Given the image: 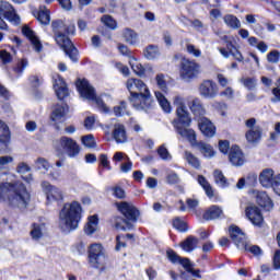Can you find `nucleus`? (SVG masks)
<instances>
[{
	"label": "nucleus",
	"instance_id": "nucleus-1",
	"mask_svg": "<svg viewBox=\"0 0 280 280\" xmlns=\"http://www.w3.org/2000/svg\"><path fill=\"white\" fill-rule=\"evenodd\" d=\"M173 106L176 108V117L173 120V126L183 139L189 141L191 148H196L200 151L205 159H213L215 156V151L211 144L196 140V131L194 129H188L191 126V117H189V112L187 110L186 100L183 95L176 94L173 97Z\"/></svg>",
	"mask_w": 280,
	"mask_h": 280
},
{
	"label": "nucleus",
	"instance_id": "nucleus-2",
	"mask_svg": "<svg viewBox=\"0 0 280 280\" xmlns=\"http://www.w3.org/2000/svg\"><path fill=\"white\" fill-rule=\"evenodd\" d=\"M8 167L0 166V178L8 174ZM30 191L21 182L0 184V202H5L12 209H27L30 205Z\"/></svg>",
	"mask_w": 280,
	"mask_h": 280
},
{
	"label": "nucleus",
	"instance_id": "nucleus-3",
	"mask_svg": "<svg viewBox=\"0 0 280 280\" xmlns=\"http://www.w3.org/2000/svg\"><path fill=\"white\" fill-rule=\"evenodd\" d=\"M55 43L69 56L72 62H78V48L73 46V43L69 36L75 34L74 24H65L62 20H55L51 22Z\"/></svg>",
	"mask_w": 280,
	"mask_h": 280
},
{
	"label": "nucleus",
	"instance_id": "nucleus-4",
	"mask_svg": "<svg viewBox=\"0 0 280 280\" xmlns=\"http://www.w3.org/2000/svg\"><path fill=\"white\" fill-rule=\"evenodd\" d=\"M126 86L130 93L129 102L136 110H145L152 106V94L142 80L129 79Z\"/></svg>",
	"mask_w": 280,
	"mask_h": 280
},
{
	"label": "nucleus",
	"instance_id": "nucleus-5",
	"mask_svg": "<svg viewBox=\"0 0 280 280\" xmlns=\"http://www.w3.org/2000/svg\"><path fill=\"white\" fill-rule=\"evenodd\" d=\"M82 220V205L78 201L67 202L59 212V228L63 233L75 231Z\"/></svg>",
	"mask_w": 280,
	"mask_h": 280
},
{
	"label": "nucleus",
	"instance_id": "nucleus-6",
	"mask_svg": "<svg viewBox=\"0 0 280 280\" xmlns=\"http://www.w3.org/2000/svg\"><path fill=\"white\" fill-rule=\"evenodd\" d=\"M116 207L125 219L121 217H115V229H117V231H130L135 229V223H137L140 215L139 209H137L132 202L128 201L117 202Z\"/></svg>",
	"mask_w": 280,
	"mask_h": 280
},
{
	"label": "nucleus",
	"instance_id": "nucleus-7",
	"mask_svg": "<svg viewBox=\"0 0 280 280\" xmlns=\"http://www.w3.org/2000/svg\"><path fill=\"white\" fill-rule=\"evenodd\" d=\"M77 89L83 100H88V102H93L94 104H96L102 113H108V106H106L102 98L97 97V95L95 94V89L91 86V83H89L86 79H79L77 81Z\"/></svg>",
	"mask_w": 280,
	"mask_h": 280
},
{
	"label": "nucleus",
	"instance_id": "nucleus-8",
	"mask_svg": "<svg viewBox=\"0 0 280 280\" xmlns=\"http://www.w3.org/2000/svg\"><path fill=\"white\" fill-rule=\"evenodd\" d=\"M229 231L231 240H233L235 246H237L240 250H248L252 255L256 256L261 255V248L257 245H248L246 234H244L238 226L232 225Z\"/></svg>",
	"mask_w": 280,
	"mask_h": 280
},
{
	"label": "nucleus",
	"instance_id": "nucleus-9",
	"mask_svg": "<svg viewBox=\"0 0 280 280\" xmlns=\"http://www.w3.org/2000/svg\"><path fill=\"white\" fill-rule=\"evenodd\" d=\"M89 259L92 268L100 270V272H106L108 269V259L104 255V247L102 244H92L89 248Z\"/></svg>",
	"mask_w": 280,
	"mask_h": 280
},
{
	"label": "nucleus",
	"instance_id": "nucleus-10",
	"mask_svg": "<svg viewBox=\"0 0 280 280\" xmlns=\"http://www.w3.org/2000/svg\"><path fill=\"white\" fill-rule=\"evenodd\" d=\"M3 19H7V21L13 25H19L21 23V18L16 14V11H14V7L5 0H0V30H8V24H5Z\"/></svg>",
	"mask_w": 280,
	"mask_h": 280
},
{
	"label": "nucleus",
	"instance_id": "nucleus-11",
	"mask_svg": "<svg viewBox=\"0 0 280 280\" xmlns=\"http://www.w3.org/2000/svg\"><path fill=\"white\" fill-rule=\"evenodd\" d=\"M200 63L195 60L184 59L180 62L179 67V75L184 82H191V80H196L201 73Z\"/></svg>",
	"mask_w": 280,
	"mask_h": 280
},
{
	"label": "nucleus",
	"instance_id": "nucleus-12",
	"mask_svg": "<svg viewBox=\"0 0 280 280\" xmlns=\"http://www.w3.org/2000/svg\"><path fill=\"white\" fill-rule=\"evenodd\" d=\"M247 131L245 132V138L248 143H259L261 141V127L257 125V119L249 118L245 121Z\"/></svg>",
	"mask_w": 280,
	"mask_h": 280
},
{
	"label": "nucleus",
	"instance_id": "nucleus-13",
	"mask_svg": "<svg viewBox=\"0 0 280 280\" xmlns=\"http://www.w3.org/2000/svg\"><path fill=\"white\" fill-rule=\"evenodd\" d=\"M59 145L61 150L69 156L70 159H75L78 154H80V144L75 140L69 137H61L59 139Z\"/></svg>",
	"mask_w": 280,
	"mask_h": 280
},
{
	"label": "nucleus",
	"instance_id": "nucleus-14",
	"mask_svg": "<svg viewBox=\"0 0 280 280\" xmlns=\"http://www.w3.org/2000/svg\"><path fill=\"white\" fill-rule=\"evenodd\" d=\"M218 84L211 80L203 81L199 86V93L206 100H213L218 95Z\"/></svg>",
	"mask_w": 280,
	"mask_h": 280
},
{
	"label": "nucleus",
	"instance_id": "nucleus-15",
	"mask_svg": "<svg viewBox=\"0 0 280 280\" xmlns=\"http://www.w3.org/2000/svg\"><path fill=\"white\" fill-rule=\"evenodd\" d=\"M198 128L203 137L208 139L215 137V125L209 118L200 117L198 119Z\"/></svg>",
	"mask_w": 280,
	"mask_h": 280
},
{
	"label": "nucleus",
	"instance_id": "nucleus-16",
	"mask_svg": "<svg viewBox=\"0 0 280 280\" xmlns=\"http://www.w3.org/2000/svg\"><path fill=\"white\" fill-rule=\"evenodd\" d=\"M42 187L47 195L48 202H60V200L65 198V195L62 194V190H60V188L51 186V184L47 182H44L42 184Z\"/></svg>",
	"mask_w": 280,
	"mask_h": 280
},
{
	"label": "nucleus",
	"instance_id": "nucleus-17",
	"mask_svg": "<svg viewBox=\"0 0 280 280\" xmlns=\"http://www.w3.org/2000/svg\"><path fill=\"white\" fill-rule=\"evenodd\" d=\"M259 184L265 189H270L277 182V176H275V171L272 168H265L259 174Z\"/></svg>",
	"mask_w": 280,
	"mask_h": 280
},
{
	"label": "nucleus",
	"instance_id": "nucleus-18",
	"mask_svg": "<svg viewBox=\"0 0 280 280\" xmlns=\"http://www.w3.org/2000/svg\"><path fill=\"white\" fill-rule=\"evenodd\" d=\"M245 213L254 226H261V224H264V215H261V210H259L257 206H248Z\"/></svg>",
	"mask_w": 280,
	"mask_h": 280
},
{
	"label": "nucleus",
	"instance_id": "nucleus-19",
	"mask_svg": "<svg viewBox=\"0 0 280 280\" xmlns=\"http://www.w3.org/2000/svg\"><path fill=\"white\" fill-rule=\"evenodd\" d=\"M254 194L256 196V202L259 205V207H262L266 209V211H272L275 208V202H272V199L266 191L254 190Z\"/></svg>",
	"mask_w": 280,
	"mask_h": 280
},
{
	"label": "nucleus",
	"instance_id": "nucleus-20",
	"mask_svg": "<svg viewBox=\"0 0 280 280\" xmlns=\"http://www.w3.org/2000/svg\"><path fill=\"white\" fill-rule=\"evenodd\" d=\"M22 33L24 34V36H26V38H28V40H31V44L34 47L35 51H37V54H40V51H43V44L40 43L38 36H36V33L32 31V28H30L28 26H23Z\"/></svg>",
	"mask_w": 280,
	"mask_h": 280
},
{
	"label": "nucleus",
	"instance_id": "nucleus-21",
	"mask_svg": "<svg viewBox=\"0 0 280 280\" xmlns=\"http://www.w3.org/2000/svg\"><path fill=\"white\" fill-rule=\"evenodd\" d=\"M229 159L235 167L244 165V153H242V149L237 145L231 148Z\"/></svg>",
	"mask_w": 280,
	"mask_h": 280
},
{
	"label": "nucleus",
	"instance_id": "nucleus-22",
	"mask_svg": "<svg viewBox=\"0 0 280 280\" xmlns=\"http://www.w3.org/2000/svg\"><path fill=\"white\" fill-rule=\"evenodd\" d=\"M54 90L58 100H65L69 95L67 83H65V80L60 75H57V79L54 81Z\"/></svg>",
	"mask_w": 280,
	"mask_h": 280
},
{
	"label": "nucleus",
	"instance_id": "nucleus-23",
	"mask_svg": "<svg viewBox=\"0 0 280 280\" xmlns=\"http://www.w3.org/2000/svg\"><path fill=\"white\" fill-rule=\"evenodd\" d=\"M10 143V128L5 122L0 120V152L8 150Z\"/></svg>",
	"mask_w": 280,
	"mask_h": 280
},
{
	"label": "nucleus",
	"instance_id": "nucleus-24",
	"mask_svg": "<svg viewBox=\"0 0 280 280\" xmlns=\"http://www.w3.org/2000/svg\"><path fill=\"white\" fill-rule=\"evenodd\" d=\"M113 139L116 143H127L128 135L126 133V127L122 124H116L113 130Z\"/></svg>",
	"mask_w": 280,
	"mask_h": 280
},
{
	"label": "nucleus",
	"instance_id": "nucleus-25",
	"mask_svg": "<svg viewBox=\"0 0 280 280\" xmlns=\"http://www.w3.org/2000/svg\"><path fill=\"white\" fill-rule=\"evenodd\" d=\"M198 244H200V240L196 236H188L186 240H184L179 246L182 249H184L185 253H194L196 248H198Z\"/></svg>",
	"mask_w": 280,
	"mask_h": 280
},
{
	"label": "nucleus",
	"instance_id": "nucleus-26",
	"mask_svg": "<svg viewBox=\"0 0 280 280\" xmlns=\"http://www.w3.org/2000/svg\"><path fill=\"white\" fill-rule=\"evenodd\" d=\"M188 106L192 115L199 117V119L200 117H205V115L207 114L202 102H200L198 98H192L191 101H189Z\"/></svg>",
	"mask_w": 280,
	"mask_h": 280
},
{
	"label": "nucleus",
	"instance_id": "nucleus-27",
	"mask_svg": "<svg viewBox=\"0 0 280 280\" xmlns=\"http://www.w3.org/2000/svg\"><path fill=\"white\" fill-rule=\"evenodd\" d=\"M224 217V211L220 206H211L203 213V220H220Z\"/></svg>",
	"mask_w": 280,
	"mask_h": 280
},
{
	"label": "nucleus",
	"instance_id": "nucleus-28",
	"mask_svg": "<svg viewBox=\"0 0 280 280\" xmlns=\"http://www.w3.org/2000/svg\"><path fill=\"white\" fill-rule=\"evenodd\" d=\"M36 19L42 25H49V23H51V13L49 12V9L45 5L39 7Z\"/></svg>",
	"mask_w": 280,
	"mask_h": 280
},
{
	"label": "nucleus",
	"instance_id": "nucleus-29",
	"mask_svg": "<svg viewBox=\"0 0 280 280\" xmlns=\"http://www.w3.org/2000/svg\"><path fill=\"white\" fill-rule=\"evenodd\" d=\"M69 113V106L67 104L57 105L51 114L52 121H58L62 119Z\"/></svg>",
	"mask_w": 280,
	"mask_h": 280
},
{
	"label": "nucleus",
	"instance_id": "nucleus-30",
	"mask_svg": "<svg viewBox=\"0 0 280 280\" xmlns=\"http://www.w3.org/2000/svg\"><path fill=\"white\" fill-rule=\"evenodd\" d=\"M155 97L164 113H172V104L167 101L165 94L160 91H155Z\"/></svg>",
	"mask_w": 280,
	"mask_h": 280
},
{
	"label": "nucleus",
	"instance_id": "nucleus-31",
	"mask_svg": "<svg viewBox=\"0 0 280 280\" xmlns=\"http://www.w3.org/2000/svg\"><path fill=\"white\" fill-rule=\"evenodd\" d=\"M122 38L128 43V45H137L139 40V35L131 28H125L122 32Z\"/></svg>",
	"mask_w": 280,
	"mask_h": 280
},
{
	"label": "nucleus",
	"instance_id": "nucleus-32",
	"mask_svg": "<svg viewBox=\"0 0 280 280\" xmlns=\"http://www.w3.org/2000/svg\"><path fill=\"white\" fill-rule=\"evenodd\" d=\"M97 231V215H92L88 219V223L84 226V233L86 235H93Z\"/></svg>",
	"mask_w": 280,
	"mask_h": 280
},
{
	"label": "nucleus",
	"instance_id": "nucleus-33",
	"mask_svg": "<svg viewBox=\"0 0 280 280\" xmlns=\"http://www.w3.org/2000/svg\"><path fill=\"white\" fill-rule=\"evenodd\" d=\"M223 21L225 25L232 30H240L242 27V22H240V19L235 15L228 14L223 18Z\"/></svg>",
	"mask_w": 280,
	"mask_h": 280
},
{
	"label": "nucleus",
	"instance_id": "nucleus-34",
	"mask_svg": "<svg viewBox=\"0 0 280 280\" xmlns=\"http://www.w3.org/2000/svg\"><path fill=\"white\" fill-rule=\"evenodd\" d=\"M159 56H161V51H159V46L149 45L144 49V57L148 60H154V58H159Z\"/></svg>",
	"mask_w": 280,
	"mask_h": 280
},
{
	"label": "nucleus",
	"instance_id": "nucleus-35",
	"mask_svg": "<svg viewBox=\"0 0 280 280\" xmlns=\"http://www.w3.org/2000/svg\"><path fill=\"white\" fill-rule=\"evenodd\" d=\"M198 183L201 185V187L205 189L207 196L209 198H213V187H211V184L205 178V176L200 175L198 177Z\"/></svg>",
	"mask_w": 280,
	"mask_h": 280
},
{
	"label": "nucleus",
	"instance_id": "nucleus-36",
	"mask_svg": "<svg viewBox=\"0 0 280 280\" xmlns=\"http://www.w3.org/2000/svg\"><path fill=\"white\" fill-rule=\"evenodd\" d=\"M129 65L132 69V71L136 73V75H143L145 73V68L139 62L137 59L131 58L129 60Z\"/></svg>",
	"mask_w": 280,
	"mask_h": 280
},
{
	"label": "nucleus",
	"instance_id": "nucleus-37",
	"mask_svg": "<svg viewBox=\"0 0 280 280\" xmlns=\"http://www.w3.org/2000/svg\"><path fill=\"white\" fill-rule=\"evenodd\" d=\"M241 84L247 89V91H253L257 88V80L255 78L246 77L240 79Z\"/></svg>",
	"mask_w": 280,
	"mask_h": 280
},
{
	"label": "nucleus",
	"instance_id": "nucleus-38",
	"mask_svg": "<svg viewBox=\"0 0 280 280\" xmlns=\"http://www.w3.org/2000/svg\"><path fill=\"white\" fill-rule=\"evenodd\" d=\"M45 231V225L33 224V229L31 231V237L35 241L40 240L43 237V232Z\"/></svg>",
	"mask_w": 280,
	"mask_h": 280
},
{
	"label": "nucleus",
	"instance_id": "nucleus-39",
	"mask_svg": "<svg viewBox=\"0 0 280 280\" xmlns=\"http://www.w3.org/2000/svg\"><path fill=\"white\" fill-rule=\"evenodd\" d=\"M185 159L187 163L191 165V167H195V170H198L200 167V160L196 158L191 152L185 151Z\"/></svg>",
	"mask_w": 280,
	"mask_h": 280
},
{
	"label": "nucleus",
	"instance_id": "nucleus-40",
	"mask_svg": "<svg viewBox=\"0 0 280 280\" xmlns=\"http://www.w3.org/2000/svg\"><path fill=\"white\" fill-rule=\"evenodd\" d=\"M35 167L39 171L49 172L51 164L45 158H38L35 160Z\"/></svg>",
	"mask_w": 280,
	"mask_h": 280
},
{
	"label": "nucleus",
	"instance_id": "nucleus-41",
	"mask_svg": "<svg viewBox=\"0 0 280 280\" xmlns=\"http://www.w3.org/2000/svg\"><path fill=\"white\" fill-rule=\"evenodd\" d=\"M155 82L158 88L163 91V93H167V80L165 79V74L159 73L155 77Z\"/></svg>",
	"mask_w": 280,
	"mask_h": 280
},
{
	"label": "nucleus",
	"instance_id": "nucleus-42",
	"mask_svg": "<svg viewBox=\"0 0 280 280\" xmlns=\"http://www.w3.org/2000/svg\"><path fill=\"white\" fill-rule=\"evenodd\" d=\"M213 176L217 185L229 187V182H226V177H224V174H222L220 170H215Z\"/></svg>",
	"mask_w": 280,
	"mask_h": 280
},
{
	"label": "nucleus",
	"instance_id": "nucleus-43",
	"mask_svg": "<svg viewBox=\"0 0 280 280\" xmlns=\"http://www.w3.org/2000/svg\"><path fill=\"white\" fill-rule=\"evenodd\" d=\"M101 22L109 30H117V21L110 15H103Z\"/></svg>",
	"mask_w": 280,
	"mask_h": 280
},
{
	"label": "nucleus",
	"instance_id": "nucleus-44",
	"mask_svg": "<svg viewBox=\"0 0 280 280\" xmlns=\"http://www.w3.org/2000/svg\"><path fill=\"white\" fill-rule=\"evenodd\" d=\"M228 49H230V54L233 56V58H235V60H237L238 62H244V56H242V52L237 49L233 48L232 47H235L233 46V44L231 42H228V45H226Z\"/></svg>",
	"mask_w": 280,
	"mask_h": 280
},
{
	"label": "nucleus",
	"instance_id": "nucleus-45",
	"mask_svg": "<svg viewBox=\"0 0 280 280\" xmlns=\"http://www.w3.org/2000/svg\"><path fill=\"white\" fill-rule=\"evenodd\" d=\"M114 114L116 117H124V115H128V109L126 108V103L121 102L119 105L114 107Z\"/></svg>",
	"mask_w": 280,
	"mask_h": 280
},
{
	"label": "nucleus",
	"instance_id": "nucleus-46",
	"mask_svg": "<svg viewBox=\"0 0 280 280\" xmlns=\"http://www.w3.org/2000/svg\"><path fill=\"white\" fill-rule=\"evenodd\" d=\"M158 154L160 159H162V161H172V154L170 153L167 148H165V145H161L158 149Z\"/></svg>",
	"mask_w": 280,
	"mask_h": 280
},
{
	"label": "nucleus",
	"instance_id": "nucleus-47",
	"mask_svg": "<svg viewBox=\"0 0 280 280\" xmlns=\"http://www.w3.org/2000/svg\"><path fill=\"white\" fill-rule=\"evenodd\" d=\"M28 65H30V62L27 61V59H21V61L16 65V67L13 69V71L15 73H18V75H21V73H23V71H25V69H27Z\"/></svg>",
	"mask_w": 280,
	"mask_h": 280
},
{
	"label": "nucleus",
	"instance_id": "nucleus-48",
	"mask_svg": "<svg viewBox=\"0 0 280 280\" xmlns=\"http://www.w3.org/2000/svg\"><path fill=\"white\" fill-rule=\"evenodd\" d=\"M81 141L85 148H95V138L93 135L83 136Z\"/></svg>",
	"mask_w": 280,
	"mask_h": 280
},
{
	"label": "nucleus",
	"instance_id": "nucleus-49",
	"mask_svg": "<svg viewBox=\"0 0 280 280\" xmlns=\"http://www.w3.org/2000/svg\"><path fill=\"white\" fill-rule=\"evenodd\" d=\"M112 191H113V196L115 198H118L119 200H124V198H126V190H124V188L119 186H114L112 188Z\"/></svg>",
	"mask_w": 280,
	"mask_h": 280
},
{
	"label": "nucleus",
	"instance_id": "nucleus-50",
	"mask_svg": "<svg viewBox=\"0 0 280 280\" xmlns=\"http://www.w3.org/2000/svg\"><path fill=\"white\" fill-rule=\"evenodd\" d=\"M173 226L177 231H182V232L187 231V223H185V221L180 220L179 218L174 219Z\"/></svg>",
	"mask_w": 280,
	"mask_h": 280
},
{
	"label": "nucleus",
	"instance_id": "nucleus-51",
	"mask_svg": "<svg viewBox=\"0 0 280 280\" xmlns=\"http://www.w3.org/2000/svg\"><path fill=\"white\" fill-rule=\"evenodd\" d=\"M279 50H272L267 55L268 62H271L272 65H277L279 62Z\"/></svg>",
	"mask_w": 280,
	"mask_h": 280
},
{
	"label": "nucleus",
	"instance_id": "nucleus-52",
	"mask_svg": "<svg viewBox=\"0 0 280 280\" xmlns=\"http://www.w3.org/2000/svg\"><path fill=\"white\" fill-rule=\"evenodd\" d=\"M0 60L2 65H10V62H12V55L5 50H1Z\"/></svg>",
	"mask_w": 280,
	"mask_h": 280
},
{
	"label": "nucleus",
	"instance_id": "nucleus-53",
	"mask_svg": "<svg viewBox=\"0 0 280 280\" xmlns=\"http://www.w3.org/2000/svg\"><path fill=\"white\" fill-rule=\"evenodd\" d=\"M186 49L195 58H200V56H202V52L200 51V49L196 48V46H194L192 44H188L186 46Z\"/></svg>",
	"mask_w": 280,
	"mask_h": 280
},
{
	"label": "nucleus",
	"instance_id": "nucleus-54",
	"mask_svg": "<svg viewBox=\"0 0 280 280\" xmlns=\"http://www.w3.org/2000/svg\"><path fill=\"white\" fill-rule=\"evenodd\" d=\"M166 255L170 259V261H172V264H178L180 261V256L178 254H176V252L170 249L166 252Z\"/></svg>",
	"mask_w": 280,
	"mask_h": 280
},
{
	"label": "nucleus",
	"instance_id": "nucleus-55",
	"mask_svg": "<svg viewBox=\"0 0 280 280\" xmlns=\"http://www.w3.org/2000/svg\"><path fill=\"white\" fill-rule=\"evenodd\" d=\"M59 5L65 10L66 12H71L73 10V4L71 3V0H57Z\"/></svg>",
	"mask_w": 280,
	"mask_h": 280
},
{
	"label": "nucleus",
	"instance_id": "nucleus-56",
	"mask_svg": "<svg viewBox=\"0 0 280 280\" xmlns=\"http://www.w3.org/2000/svg\"><path fill=\"white\" fill-rule=\"evenodd\" d=\"M121 248H126V236L124 235H118L116 237V250H120Z\"/></svg>",
	"mask_w": 280,
	"mask_h": 280
},
{
	"label": "nucleus",
	"instance_id": "nucleus-57",
	"mask_svg": "<svg viewBox=\"0 0 280 280\" xmlns=\"http://www.w3.org/2000/svg\"><path fill=\"white\" fill-rule=\"evenodd\" d=\"M221 97H226V100H233L235 95V91H233V88L228 86L224 91L220 93Z\"/></svg>",
	"mask_w": 280,
	"mask_h": 280
},
{
	"label": "nucleus",
	"instance_id": "nucleus-58",
	"mask_svg": "<svg viewBox=\"0 0 280 280\" xmlns=\"http://www.w3.org/2000/svg\"><path fill=\"white\" fill-rule=\"evenodd\" d=\"M178 180H179L178 174H176L175 172H171L166 176V183H168V185H176L178 183Z\"/></svg>",
	"mask_w": 280,
	"mask_h": 280
},
{
	"label": "nucleus",
	"instance_id": "nucleus-59",
	"mask_svg": "<svg viewBox=\"0 0 280 280\" xmlns=\"http://www.w3.org/2000/svg\"><path fill=\"white\" fill-rule=\"evenodd\" d=\"M30 165H27V163L25 162H21L18 167H16V172L19 174H27V172H30Z\"/></svg>",
	"mask_w": 280,
	"mask_h": 280
},
{
	"label": "nucleus",
	"instance_id": "nucleus-60",
	"mask_svg": "<svg viewBox=\"0 0 280 280\" xmlns=\"http://www.w3.org/2000/svg\"><path fill=\"white\" fill-rule=\"evenodd\" d=\"M213 108H215L217 110H220L221 115H225L226 113V104L225 103H220V102H214L212 104Z\"/></svg>",
	"mask_w": 280,
	"mask_h": 280
},
{
	"label": "nucleus",
	"instance_id": "nucleus-61",
	"mask_svg": "<svg viewBox=\"0 0 280 280\" xmlns=\"http://www.w3.org/2000/svg\"><path fill=\"white\" fill-rule=\"evenodd\" d=\"M279 137H280V122H277L275 125V132L270 133V140L277 141V139H279Z\"/></svg>",
	"mask_w": 280,
	"mask_h": 280
},
{
	"label": "nucleus",
	"instance_id": "nucleus-62",
	"mask_svg": "<svg viewBox=\"0 0 280 280\" xmlns=\"http://www.w3.org/2000/svg\"><path fill=\"white\" fill-rule=\"evenodd\" d=\"M180 266H183V268H185V270L188 272V270H191V261L189 260V258H179V262Z\"/></svg>",
	"mask_w": 280,
	"mask_h": 280
},
{
	"label": "nucleus",
	"instance_id": "nucleus-63",
	"mask_svg": "<svg viewBox=\"0 0 280 280\" xmlns=\"http://www.w3.org/2000/svg\"><path fill=\"white\" fill-rule=\"evenodd\" d=\"M271 189H273L277 196H280V175H277L276 183H273V186L271 187Z\"/></svg>",
	"mask_w": 280,
	"mask_h": 280
},
{
	"label": "nucleus",
	"instance_id": "nucleus-64",
	"mask_svg": "<svg viewBox=\"0 0 280 280\" xmlns=\"http://www.w3.org/2000/svg\"><path fill=\"white\" fill-rule=\"evenodd\" d=\"M273 268L280 270V252H276L273 256Z\"/></svg>",
	"mask_w": 280,
	"mask_h": 280
}]
</instances>
